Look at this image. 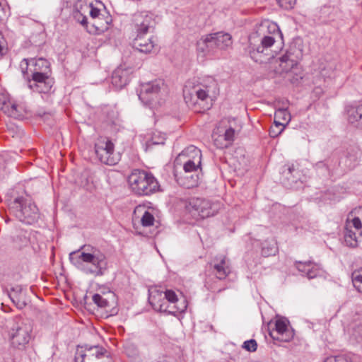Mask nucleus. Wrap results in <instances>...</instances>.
I'll return each mask as SVG.
<instances>
[{"mask_svg": "<svg viewBox=\"0 0 362 362\" xmlns=\"http://www.w3.org/2000/svg\"><path fill=\"white\" fill-rule=\"evenodd\" d=\"M277 31L281 35L277 25L274 23L264 22L261 23L255 32L252 33L248 39V45L245 48V53L255 62L259 64L267 63L274 57L271 47L275 42L274 36L266 35L267 31Z\"/></svg>", "mask_w": 362, "mask_h": 362, "instance_id": "obj_1", "label": "nucleus"}, {"mask_svg": "<svg viewBox=\"0 0 362 362\" xmlns=\"http://www.w3.org/2000/svg\"><path fill=\"white\" fill-rule=\"evenodd\" d=\"M86 246L69 254L70 262L86 274L95 276H103L107 269V260L104 254L97 250L91 252H81Z\"/></svg>", "mask_w": 362, "mask_h": 362, "instance_id": "obj_2", "label": "nucleus"}, {"mask_svg": "<svg viewBox=\"0 0 362 362\" xmlns=\"http://www.w3.org/2000/svg\"><path fill=\"white\" fill-rule=\"evenodd\" d=\"M128 182L132 192L140 196H148L159 189L157 180L145 170H134L128 177Z\"/></svg>", "mask_w": 362, "mask_h": 362, "instance_id": "obj_3", "label": "nucleus"}, {"mask_svg": "<svg viewBox=\"0 0 362 362\" xmlns=\"http://www.w3.org/2000/svg\"><path fill=\"white\" fill-rule=\"evenodd\" d=\"M9 209L20 221L26 224H33L39 217L37 206L31 200L23 197H16L11 202Z\"/></svg>", "mask_w": 362, "mask_h": 362, "instance_id": "obj_4", "label": "nucleus"}, {"mask_svg": "<svg viewBox=\"0 0 362 362\" xmlns=\"http://www.w3.org/2000/svg\"><path fill=\"white\" fill-rule=\"evenodd\" d=\"M32 322L26 319H17L13 324L9 337L11 345L18 349H24L31 339Z\"/></svg>", "mask_w": 362, "mask_h": 362, "instance_id": "obj_5", "label": "nucleus"}, {"mask_svg": "<svg viewBox=\"0 0 362 362\" xmlns=\"http://www.w3.org/2000/svg\"><path fill=\"white\" fill-rule=\"evenodd\" d=\"M216 82L212 78H208V83L194 85L188 81L183 88L184 99L189 105H195L198 100L205 101L209 98L211 88H216Z\"/></svg>", "mask_w": 362, "mask_h": 362, "instance_id": "obj_6", "label": "nucleus"}, {"mask_svg": "<svg viewBox=\"0 0 362 362\" xmlns=\"http://www.w3.org/2000/svg\"><path fill=\"white\" fill-rule=\"evenodd\" d=\"M148 302L153 308L159 312L167 313L175 316L177 313H181L187 309L185 300H183L180 305H168L167 302L163 298V292L158 291L156 288H151L148 291Z\"/></svg>", "mask_w": 362, "mask_h": 362, "instance_id": "obj_7", "label": "nucleus"}, {"mask_svg": "<svg viewBox=\"0 0 362 362\" xmlns=\"http://www.w3.org/2000/svg\"><path fill=\"white\" fill-rule=\"evenodd\" d=\"M95 152L100 162L105 165H115L120 160V154L115 152L114 144L107 139L97 141Z\"/></svg>", "mask_w": 362, "mask_h": 362, "instance_id": "obj_8", "label": "nucleus"}, {"mask_svg": "<svg viewBox=\"0 0 362 362\" xmlns=\"http://www.w3.org/2000/svg\"><path fill=\"white\" fill-rule=\"evenodd\" d=\"M163 86L164 83L161 80H155L142 84L138 94L139 98L146 105L153 107L160 104V92Z\"/></svg>", "mask_w": 362, "mask_h": 362, "instance_id": "obj_9", "label": "nucleus"}, {"mask_svg": "<svg viewBox=\"0 0 362 362\" xmlns=\"http://www.w3.org/2000/svg\"><path fill=\"white\" fill-rule=\"evenodd\" d=\"M202 154L199 149L191 146L179 154L177 159L185 158L183 163V170L186 173H196L202 175Z\"/></svg>", "mask_w": 362, "mask_h": 362, "instance_id": "obj_10", "label": "nucleus"}, {"mask_svg": "<svg viewBox=\"0 0 362 362\" xmlns=\"http://www.w3.org/2000/svg\"><path fill=\"white\" fill-rule=\"evenodd\" d=\"M186 209L194 215H198L202 218L214 216L217 212L216 204H212L209 200L193 197L189 199Z\"/></svg>", "mask_w": 362, "mask_h": 362, "instance_id": "obj_11", "label": "nucleus"}, {"mask_svg": "<svg viewBox=\"0 0 362 362\" xmlns=\"http://www.w3.org/2000/svg\"><path fill=\"white\" fill-rule=\"evenodd\" d=\"M132 23L136 35H146L156 26L155 16L148 11L136 12L133 15Z\"/></svg>", "mask_w": 362, "mask_h": 362, "instance_id": "obj_12", "label": "nucleus"}, {"mask_svg": "<svg viewBox=\"0 0 362 362\" xmlns=\"http://www.w3.org/2000/svg\"><path fill=\"white\" fill-rule=\"evenodd\" d=\"M51 73H32V79L28 80V86L30 89L37 93H48L54 83Z\"/></svg>", "mask_w": 362, "mask_h": 362, "instance_id": "obj_13", "label": "nucleus"}, {"mask_svg": "<svg viewBox=\"0 0 362 362\" xmlns=\"http://www.w3.org/2000/svg\"><path fill=\"white\" fill-rule=\"evenodd\" d=\"M209 264L216 278L219 280L225 279L231 272L230 260L222 255L215 257Z\"/></svg>", "mask_w": 362, "mask_h": 362, "instance_id": "obj_14", "label": "nucleus"}, {"mask_svg": "<svg viewBox=\"0 0 362 362\" xmlns=\"http://www.w3.org/2000/svg\"><path fill=\"white\" fill-rule=\"evenodd\" d=\"M303 53L300 49L291 46L285 54L280 58V66L282 71L288 72L296 66L302 58Z\"/></svg>", "mask_w": 362, "mask_h": 362, "instance_id": "obj_15", "label": "nucleus"}, {"mask_svg": "<svg viewBox=\"0 0 362 362\" xmlns=\"http://www.w3.org/2000/svg\"><path fill=\"white\" fill-rule=\"evenodd\" d=\"M296 267L303 276H305L309 279L323 276L325 273L319 264L311 261L296 262Z\"/></svg>", "mask_w": 362, "mask_h": 362, "instance_id": "obj_16", "label": "nucleus"}, {"mask_svg": "<svg viewBox=\"0 0 362 362\" xmlns=\"http://www.w3.org/2000/svg\"><path fill=\"white\" fill-rule=\"evenodd\" d=\"M0 110L15 119H21L23 118L21 108L16 104L11 103L8 95L5 93H0Z\"/></svg>", "mask_w": 362, "mask_h": 362, "instance_id": "obj_17", "label": "nucleus"}, {"mask_svg": "<svg viewBox=\"0 0 362 362\" xmlns=\"http://www.w3.org/2000/svg\"><path fill=\"white\" fill-rule=\"evenodd\" d=\"M288 322L286 319H278L275 322V333L270 332V336L275 340L289 341L293 337V333L288 328Z\"/></svg>", "mask_w": 362, "mask_h": 362, "instance_id": "obj_18", "label": "nucleus"}, {"mask_svg": "<svg viewBox=\"0 0 362 362\" xmlns=\"http://www.w3.org/2000/svg\"><path fill=\"white\" fill-rule=\"evenodd\" d=\"M8 295L18 309H23L28 305V299L26 297L25 288L23 286L16 285L13 286L8 291Z\"/></svg>", "mask_w": 362, "mask_h": 362, "instance_id": "obj_19", "label": "nucleus"}, {"mask_svg": "<svg viewBox=\"0 0 362 362\" xmlns=\"http://www.w3.org/2000/svg\"><path fill=\"white\" fill-rule=\"evenodd\" d=\"M174 175L177 183L187 189L197 187L200 180V175L196 173H186L184 170L180 173L175 172Z\"/></svg>", "mask_w": 362, "mask_h": 362, "instance_id": "obj_20", "label": "nucleus"}, {"mask_svg": "<svg viewBox=\"0 0 362 362\" xmlns=\"http://www.w3.org/2000/svg\"><path fill=\"white\" fill-rule=\"evenodd\" d=\"M197 49L198 52L202 53L204 55L214 54L216 50L218 49L216 45L212 34H208L202 36L200 40L197 41Z\"/></svg>", "mask_w": 362, "mask_h": 362, "instance_id": "obj_21", "label": "nucleus"}, {"mask_svg": "<svg viewBox=\"0 0 362 362\" xmlns=\"http://www.w3.org/2000/svg\"><path fill=\"white\" fill-rule=\"evenodd\" d=\"M87 8L90 9L89 13L90 17L93 19H95V21L93 23V25L95 26L96 31L98 33H100L107 30L109 28V24L112 21L111 17L107 16V18L103 21V19L100 18L101 14L98 8L92 6L91 5L87 6Z\"/></svg>", "mask_w": 362, "mask_h": 362, "instance_id": "obj_22", "label": "nucleus"}, {"mask_svg": "<svg viewBox=\"0 0 362 362\" xmlns=\"http://www.w3.org/2000/svg\"><path fill=\"white\" fill-rule=\"evenodd\" d=\"M145 35H136L132 42V47L141 53H149L154 47L152 37H144Z\"/></svg>", "mask_w": 362, "mask_h": 362, "instance_id": "obj_23", "label": "nucleus"}, {"mask_svg": "<svg viewBox=\"0 0 362 362\" xmlns=\"http://www.w3.org/2000/svg\"><path fill=\"white\" fill-rule=\"evenodd\" d=\"M23 62H25L26 69L29 66L33 67V69L31 70L32 73H51L50 63L44 58L30 59H24Z\"/></svg>", "mask_w": 362, "mask_h": 362, "instance_id": "obj_24", "label": "nucleus"}, {"mask_svg": "<svg viewBox=\"0 0 362 362\" xmlns=\"http://www.w3.org/2000/svg\"><path fill=\"white\" fill-rule=\"evenodd\" d=\"M129 81V70L122 68L116 69L112 75V84L117 89L124 87Z\"/></svg>", "mask_w": 362, "mask_h": 362, "instance_id": "obj_25", "label": "nucleus"}, {"mask_svg": "<svg viewBox=\"0 0 362 362\" xmlns=\"http://www.w3.org/2000/svg\"><path fill=\"white\" fill-rule=\"evenodd\" d=\"M347 120L356 127L362 129V104L346 109Z\"/></svg>", "mask_w": 362, "mask_h": 362, "instance_id": "obj_26", "label": "nucleus"}, {"mask_svg": "<svg viewBox=\"0 0 362 362\" xmlns=\"http://www.w3.org/2000/svg\"><path fill=\"white\" fill-rule=\"evenodd\" d=\"M361 152L356 147H351L346 153L345 156L341 158L340 165H344L348 169H353L358 164V160L360 157Z\"/></svg>", "mask_w": 362, "mask_h": 362, "instance_id": "obj_27", "label": "nucleus"}, {"mask_svg": "<svg viewBox=\"0 0 362 362\" xmlns=\"http://www.w3.org/2000/svg\"><path fill=\"white\" fill-rule=\"evenodd\" d=\"M211 34L218 49H226L232 45V37L229 33L218 32Z\"/></svg>", "mask_w": 362, "mask_h": 362, "instance_id": "obj_28", "label": "nucleus"}, {"mask_svg": "<svg viewBox=\"0 0 362 362\" xmlns=\"http://www.w3.org/2000/svg\"><path fill=\"white\" fill-rule=\"evenodd\" d=\"M87 354V358L89 360L90 357L95 356L96 358H100L107 354V350L101 346H90L86 344L80 346Z\"/></svg>", "mask_w": 362, "mask_h": 362, "instance_id": "obj_29", "label": "nucleus"}, {"mask_svg": "<svg viewBox=\"0 0 362 362\" xmlns=\"http://www.w3.org/2000/svg\"><path fill=\"white\" fill-rule=\"evenodd\" d=\"M277 250L276 242L274 238L267 239L261 243V254L264 257L274 255Z\"/></svg>", "mask_w": 362, "mask_h": 362, "instance_id": "obj_30", "label": "nucleus"}, {"mask_svg": "<svg viewBox=\"0 0 362 362\" xmlns=\"http://www.w3.org/2000/svg\"><path fill=\"white\" fill-rule=\"evenodd\" d=\"M334 8L331 6H324L320 11V18L322 22L332 21L334 17Z\"/></svg>", "mask_w": 362, "mask_h": 362, "instance_id": "obj_31", "label": "nucleus"}, {"mask_svg": "<svg viewBox=\"0 0 362 362\" xmlns=\"http://www.w3.org/2000/svg\"><path fill=\"white\" fill-rule=\"evenodd\" d=\"M352 282L356 289L362 293V268L352 273Z\"/></svg>", "mask_w": 362, "mask_h": 362, "instance_id": "obj_32", "label": "nucleus"}, {"mask_svg": "<svg viewBox=\"0 0 362 362\" xmlns=\"http://www.w3.org/2000/svg\"><path fill=\"white\" fill-rule=\"evenodd\" d=\"M286 177L291 180L293 183H297L298 180H300V172L295 168L293 165L288 167V173H286Z\"/></svg>", "mask_w": 362, "mask_h": 362, "instance_id": "obj_33", "label": "nucleus"}, {"mask_svg": "<svg viewBox=\"0 0 362 362\" xmlns=\"http://www.w3.org/2000/svg\"><path fill=\"white\" fill-rule=\"evenodd\" d=\"M212 139L214 145L218 148H226L230 146L228 141H225L224 139L221 136V134L214 132Z\"/></svg>", "mask_w": 362, "mask_h": 362, "instance_id": "obj_34", "label": "nucleus"}, {"mask_svg": "<svg viewBox=\"0 0 362 362\" xmlns=\"http://www.w3.org/2000/svg\"><path fill=\"white\" fill-rule=\"evenodd\" d=\"M30 240L27 232H21L15 239L16 246L19 248L27 246L29 244Z\"/></svg>", "mask_w": 362, "mask_h": 362, "instance_id": "obj_35", "label": "nucleus"}, {"mask_svg": "<svg viewBox=\"0 0 362 362\" xmlns=\"http://www.w3.org/2000/svg\"><path fill=\"white\" fill-rule=\"evenodd\" d=\"M155 218L151 213L145 211L141 216V222L143 226L148 227L153 225Z\"/></svg>", "mask_w": 362, "mask_h": 362, "instance_id": "obj_36", "label": "nucleus"}, {"mask_svg": "<svg viewBox=\"0 0 362 362\" xmlns=\"http://www.w3.org/2000/svg\"><path fill=\"white\" fill-rule=\"evenodd\" d=\"M163 293L164 296L163 295V298L164 300H167L168 302L172 304H175L178 302L177 296L173 290L167 289Z\"/></svg>", "mask_w": 362, "mask_h": 362, "instance_id": "obj_37", "label": "nucleus"}, {"mask_svg": "<svg viewBox=\"0 0 362 362\" xmlns=\"http://www.w3.org/2000/svg\"><path fill=\"white\" fill-rule=\"evenodd\" d=\"M344 240L347 245L356 247L357 245V240L356 233L352 231H348L344 235Z\"/></svg>", "mask_w": 362, "mask_h": 362, "instance_id": "obj_38", "label": "nucleus"}, {"mask_svg": "<svg viewBox=\"0 0 362 362\" xmlns=\"http://www.w3.org/2000/svg\"><path fill=\"white\" fill-rule=\"evenodd\" d=\"M93 300L100 308H106L109 305L108 300L98 293L93 295Z\"/></svg>", "mask_w": 362, "mask_h": 362, "instance_id": "obj_39", "label": "nucleus"}, {"mask_svg": "<svg viewBox=\"0 0 362 362\" xmlns=\"http://www.w3.org/2000/svg\"><path fill=\"white\" fill-rule=\"evenodd\" d=\"M275 118L281 119L287 124L291 119V116L286 109H279L275 112Z\"/></svg>", "mask_w": 362, "mask_h": 362, "instance_id": "obj_40", "label": "nucleus"}, {"mask_svg": "<svg viewBox=\"0 0 362 362\" xmlns=\"http://www.w3.org/2000/svg\"><path fill=\"white\" fill-rule=\"evenodd\" d=\"M86 359L87 354L78 346L75 353L74 362H87Z\"/></svg>", "mask_w": 362, "mask_h": 362, "instance_id": "obj_41", "label": "nucleus"}, {"mask_svg": "<svg viewBox=\"0 0 362 362\" xmlns=\"http://www.w3.org/2000/svg\"><path fill=\"white\" fill-rule=\"evenodd\" d=\"M242 347L248 351L253 352L257 350V344L255 339H250L244 341Z\"/></svg>", "mask_w": 362, "mask_h": 362, "instance_id": "obj_42", "label": "nucleus"}, {"mask_svg": "<svg viewBox=\"0 0 362 362\" xmlns=\"http://www.w3.org/2000/svg\"><path fill=\"white\" fill-rule=\"evenodd\" d=\"M279 6L285 9H290L293 7L296 0H277Z\"/></svg>", "mask_w": 362, "mask_h": 362, "instance_id": "obj_43", "label": "nucleus"}, {"mask_svg": "<svg viewBox=\"0 0 362 362\" xmlns=\"http://www.w3.org/2000/svg\"><path fill=\"white\" fill-rule=\"evenodd\" d=\"M165 140V138L164 135H160L158 137H157L156 135H154L151 141L148 142V145H158V144H164V141Z\"/></svg>", "mask_w": 362, "mask_h": 362, "instance_id": "obj_44", "label": "nucleus"}, {"mask_svg": "<svg viewBox=\"0 0 362 362\" xmlns=\"http://www.w3.org/2000/svg\"><path fill=\"white\" fill-rule=\"evenodd\" d=\"M224 136H226V138L228 139V144L230 146L233 141H234L235 130L231 127L228 128L225 131Z\"/></svg>", "mask_w": 362, "mask_h": 362, "instance_id": "obj_45", "label": "nucleus"}, {"mask_svg": "<svg viewBox=\"0 0 362 362\" xmlns=\"http://www.w3.org/2000/svg\"><path fill=\"white\" fill-rule=\"evenodd\" d=\"M74 18L83 25L87 24V17L83 16L80 11H77L74 13Z\"/></svg>", "mask_w": 362, "mask_h": 362, "instance_id": "obj_46", "label": "nucleus"}, {"mask_svg": "<svg viewBox=\"0 0 362 362\" xmlns=\"http://www.w3.org/2000/svg\"><path fill=\"white\" fill-rule=\"evenodd\" d=\"M352 335L358 341L362 340V325H357L353 331Z\"/></svg>", "mask_w": 362, "mask_h": 362, "instance_id": "obj_47", "label": "nucleus"}, {"mask_svg": "<svg viewBox=\"0 0 362 362\" xmlns=\"http://www.w3.org/2000/svg\"><path fill=\"white\" fill-rule=\"evenodd\" d=\"M316 170L323 175L329 174V169L327 166L322 162L317 163Z\"/></svg>", "mask_w": 362, "mask_h": 362, "instance_id": "obj_48", "label": "nucleus"}, {"mask_svg": "<svg viewBox=\"0 0 362 362\" xmlns=\"http://www.w3.org/2000/svg\"><path fill=\"white\" fill-rule=\"evenodd\" d=\"M282 130L275 127H271L269 129V136L272 138H276L282 133Z\"/></svg>", "mask_w": 362, "mask_h": 362, "instance_id": "obj_49", "label": "nucleus"}, {"mask_svg": "<svg viewBox=\"0 0 362 362\" xmlns=\"http://www.w3.org/2000/svg\"><path fill=\"white\" fill-rule=\"evenodd\" d=\"M352 223H353V226L356 228V229H360L362 228V223H361V221L360 220L359 218L358 217H355L353 218L352 220Z\"/></svg>", "mask_w": 362, "mask_h": 362, "instance_id": "obj_50", "label": "nucleus"}, {"mask_svg": "<svg viewBox=\"0 0 362 362\" xmlns=\"http://www.w3.org/2000/svg\"><path fill=\"white\" fill-rule=\"evenodd\" d=\"M274 124V125L273 127H277L282 131H284V129H285L286 125L281 122H279L275 119Z\"/></svg>", "mask_w": 362, "mask_h": 362, "instance_id": "obj_51", "label": "nucleus"}, {"mask_svg": "<svg viewBox=\"0 0 362 362\" xmlns=\"http://www.w3.org/2000/svg\"><path fill=\"white\" fill-rule=\"evenodd\" d=\"M142 209H144V208H143V207H141V206L137 207V208L136 209V210H135V212H136V211H139L140 210H142Z\"/></svg>", "mask_w": 362, "mask_h": 362, "instance_id": "obj_52", "label": "nucleus"}, {"mask_svg": "<svg viewBox=\"0 0 362 362\" xmlns=\"http://www.w3.org/2000/svg\"><path fill=\"white\" fill-rule=\"evenodd\" d=\"M221 136L223 137V139H224L225 141H228V139L226 136H224V134H221Z\"/></svg>", "mask_w": 362, "mask_h": 362, "instance_id": "obj_53", "label": "nucleus"}, {"mask_svg": "<svg viewBox=\"0 0 362 362\" xmlns=\"http://www.w3.org/2000/svg\"><path fill=\"white\" fill-rule=\"evenodd\" d=\"M2 47L0 45V54H1Z\"/></svg>", "mask_w": 362, "mask_h": 362, "instance_id": "obj_54", "label": "nucleus"}]
</instances>
